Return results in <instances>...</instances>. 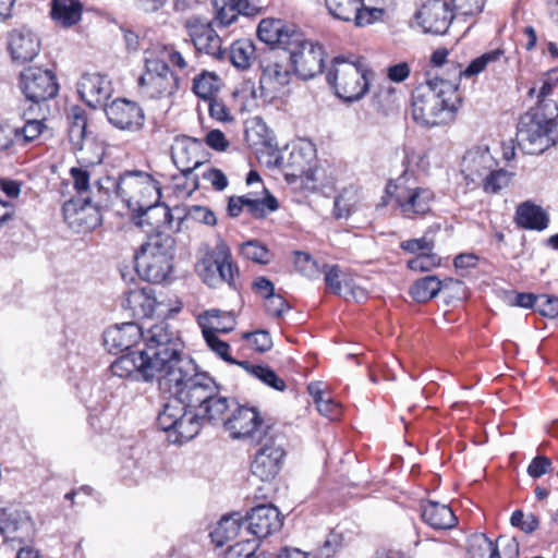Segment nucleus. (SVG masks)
Wrapping results in <instances>:
<instances>
[{"label": "nucleus", "mask_w": 558, "mask_h": 558, "mask_svg": "<svg viewBox=\"0 0 558 558\" xmlns=\"http://www.w3.org/2000/svg\"><path fill=\"white\" fill-rule=\"evenodd\" d=\"M159 389L170 397L158 413L157 425L163 432H173L177 442L193 439L205 423L217 425L231 408L219 385L199 372L194 360L183 361L182 368L161 377Z\"/></svg>", "instance_id": "obj_1"}, {"label": "nucleus", "mask_w": 558, "mask_h": 558, "mask_svg": "<svg viewBox=\"0 0 558 558\" xmlns=\"http://www.w3.org/2000/svg\"><path fill=\"white\" fill-rule=\"evenodd\" d=\"M98 193L104 191L109 198L113 189L130 209L137 210L140 216H162V225L171 227L172 214L169 207L159 205L161 198V185L149 173L141 170H126L116 180L106 177L97 181Z\"/></svg>", "instance_id": "obj_2"}, {"label": "nucleus", "mask_w": 558, "mask_h": 558, "mask_svg": "<svg viewBox=\"0 0 558 558\" xmlns=\"http://www.w3.org/2000/svg\"><path fill=\"white\" fill-rule=\"evenodd\" d=\"M461 102L454 81L436 75L414 89L412 117L423 126L447 124L453 120Z\"/></svg>", "instance_id": "obj_3"}, {"label": "nucleus", "mask_w": 558, "mask_h": 558, "mask_svg": "<svg viewBox=\"0 0 558 558\" xmlns=\"http://www.w3.org/2000/svg\"><path fill=\"white\" fill-rule=\"evenodd\" d=\"M145 343L141 352L145 363L143 369L147 375L153 372L157 380L170 372L182 368L183 361H192L183 354L184 343L179 332L168 323L151 326L144 335Z\"/></svg>", "instance_id": "obj_4"}, {"label": "nucleus", "mask_w": 558, "mask_h": 558, "mask_svg": "<svg viewBox=\"0 0 558 558\" xmlns=\"http://www.w3.org/2000/svg\"><path fill=\"white\" fill-rule=\"evenodd\" d=\"M174 239L169 234H155L133 255L137 275L145 281L161 283L172 271Z\"/></svg>", "instance_id": "obj_5"}, {"label": "nucleus", "mask_w": 558, "mask_h": 558, "mask_svg": "<svg viewBox=\"0 0 558 558\" xmlns=\"http://www.w3.org/2000/svg\"><path fill=\"white\" fill-rule=\"evenodd\" d=\"M373 74V71L361 58L349 60L339 56L333 58L326 78L339 98L347 102H353L366 95Z\"/></svg>", "instance_id": "obj_6"}, {"label": "nucleus", "mask_w": 558, "mask_h": 558, "mask_svg": "<svg viewBox=\"0 0 558 558\" xmlns=\"http://www.w3.org/2000/svg\"><path fill=\"white\" fill-rule=\"evenodd\" d=\"M517 142L527 155H541L558 142V123L544 114L541 106L521 116Z\"/></svg>", "instance_id": "obj_7"}, {"label": "nucleus", "mask_w": 558, "mask_h": 558, "mask_svg": "<svg viewBox=\"0 0 558 558\" xmlns=\"http://www.w3.org/2000/svg\"><path fill=\"white\" fill-rule=\"evenodd\" d=\"M282 54L301 80L306 81L323 73L326 54L324 47L317 41L306 39L300 32L294 35Z\"/></svg>", "instance_id": "obj_8"}, {"label": "nucleus", "mask_w": 558, "mask_h": 558, "mask_svg": "<svg viewBox=\"0 0 558 558\" xmlns=\"http://www.w3.org/2000/svg\"><path fill=\"white\" fill-rule=\"evenodd\" d=\"M386 193L393 202L400 216L407 219H417L432 210L435 194L432 190L422 186H408L403 178L396 182L390 181L386 186Z\"/></svg>", "instance_id": "obj_9"}, {"label": "nucleus", "mask_w": 558, "mask_h": 558, "mask_svg": "<svg viewBox=\"0 0 558 558\" xmlns=\"http://www.w3.org/2000/svg\"><path fill=\"white\" fill-rule=\"evenodd\" d=\"M137 84L141 94L150 99L169 97L179 88V80L168 63L154 53L145 58V71Z\"/></svg>", "instance_id": "obj_10"}, {"label": "nucleus", "mask_w": 558, "mask_h": 558, "mask_svg": "<svg viewBox=\"0 0 558 558\" xmlns=\"http://www.w3.org/2000/svg\"><path fill=\"white\" fill-rule=\"evenodd\" d=\"M282 437L275 429H267L254 442L258 446L251 464L252 474L262 482L274 480L280 472L286 457Z\"/></svg>", "instance_id": "obj_11"}, {"label": "nucleus", "mask_w": 558, "mask_h": 558, "mask_svg": "<svg viewBox=\"0 0 558 558\" xmlns=\"http://www.w3.org/2000/svg\"><path fill=\"white\" fill-rule=\"evenodd\" d=\"M230 404V410L222 414V420L217 421V425L221 424L230 433L231 438L247 439L253 442L259 436H264L267 429H274L264 425L263 417L256 408L236 404L231 399Z\"/></svg>", "instance_id": "obj_12"}, {"label": "nucleus", "mask_w": 558, "mask_h": 558, "mask_svg": "<svg viewBox=\"0 0 558 558\" xmlns=\"http://www.w3.org/2000/svg\"><path fill=\"white\" fill-rule=\"evenodd\" d=\"M97 196L72 198L62 206V215L76 232L90 231L101 225L100 207L108 201L104 191Z\"/></svg>", "instance_id": "obj_13"}, {"label": "nucleus", "mask_w": 558, "mask_h": 558, "mask_svg": "<svg viewBox=\"0 0 558 558\" xmlns=\"http://www.w3.org/2000/svg\"><path fill=\"white\" fill-rule=\"evenodd\" d=\"M183 26L198 53L219 61L226 60L227 49L222 48V40L214 29L211 21L201 15H191Z\"/></svg>", "instance_id": "obj_14"}, {"label": "nucleus", "mask_w": 558, "mask_h": 558, "mask_svg": "<svg viewBox=\"0 0 558 558\" xmlns=\"http://www.w3.org/2000/svg\"><path fill=\"white\" fill-rule=\"evenodd\" d=\"M20 87L25 98L34 104H40L57 96L59 85L50 70L29 66L21 72Z\"/></svg>", "instance_id": "obj_15"}, {"label": "nucleus", "mask_w": 558, "mask_h": 558, "mask_svg": "<svg viewBox=\"0 0 558 558\" xmlns=\"http://www.w3.org/2000/svg\"><path fill=\"white\" fill-rule=\"evenodd\" d=\"M219 315L220 311L216 308L205 311L198 316L197 323L202 329L203 337L209 349L223 361L228 363H234L235 360L229 353V343L219 339L217 333L231 332L235 327V318L232 314H227L226 318L228 319V326H220V323L215 325L213 318H218Z\"/></svg>", "instance_id": "obj_16"}, {"label": "nucleus", "mask_w": 558, "mask_h": 558, "mask_svg": "<svg viewBox=\"0 0 558 558\" xmlns=\"http://www.w3.org/2000/svg\"><path fill=\"white\" fill-rule=\"evenodd\" d=\"M105 113L109 123L121 131L138 132L145 123L143 108L126 98H118L106 105Z\"/></svg>", "instance_id": "obj_17"}, {"label": "nucleus", "mask_w": 558, "mask_h": 558, "mask_svg": "<svg viewBox=\"0 0 558 558\" xmlns=\"http://www.w3.org/2000/svg\"><path fill=\"white\" fill-rule=\"evenodd\" d=\"M453 11L448 2L432 0L423 4L415 13V19L424 33L444 35L454 19Z\"/></svg>", "instance_id": "obj_18"}, {"label": "nucleus", "mask_w": 558, "mask_h": 558, "mask_svg": "<svg viewBox=\"0 0 558 558\" xmlns=\"http://www.w3.org/2000/svg\"><path fill=\"white\" fill-rule=\"evenodd\" d=\"M77 92L85 104L97 109L106 107L113 92L111 81L101 73H85L77 84Z\"/></svg>", "instance_id": "obj_19"}, {"label": "nucleus", "mask_w": 558, "mask_h": 558, "mask_svg": "<svg viewBox=\"0 0 558 558\" xmlns=\"http://www.w3.org/2000/svg\"><path fill=\"white\" fill-rule=\"evenodd\" d=\"M245 529L258 538L267 537L282 526L279 510L272 505H259L251 509L244 519Z\"/></svg>", "instance_id": "obj_20"}, {"label": "nucleus", "mask_w": 558, "mask_h": 558, "mask_svg": "<svg viewBox=\"0 0 558 558\" xmlns=\"http://www.w3.org/2000/svg\"><path fill=\"white\" fill-rule=\"evenodd\" d=\"M281 51L270 49L267 62H260L262 75L259 78L260 88L269 90H278L280 87L287 86L291 82L292 68L289 63H284L281 58Z\"/></svg>", "instance_id": "obj_21"}, {"label": "nucleus", "mask_w": 558, "mask_h": 558, "mask_svg": "<svg viewBox=\"0 0 558 558\" xmlns=\"http://www.w3.org/2000/svg\"><path fill=\"white\" fill-rule=\"evenodd\" d=\"M144 338L142 327L136 323H124L104 331V345L110 353L128 352Z\"/></svg>", "instance_id": "obj_22"}, {"label": "nucleus", "mask_w": 558, "mask_h": 558, "mask_svg": "<svg viewBox=\"0 0 558 558\" xmlns=\"http://www.w3.org/2000/svg\"><path fill=\"white\" fill-rule=\"evenodd\" d=\"M8 49L14 62L26 63L39 53L40 41L27 27L14 28L8 34Z\"/></svg>", "instance_id": "obj_23"}, {"label": "nucleus", "mask_w": 558, "mask_h": 558, "mask_svg": "<svg viewBox=\"0 0 558 558\" xmlns=\"http://www.w3.org/2000/svg\"><path fill=\"white\" fill-rule=\"evenodd\" d=\"M328 12L340 21H354L356 26H364L373 22L376 10L364 7L362 0H325Z\"/></svg>", "instance_id": "obj_24"}, {"label": "nucleus", "mask_w": 558, "mask_h": 558, "mask_svg": "<svg viewBox=\"0 0 558 558\" xmlns=\"http://www.w3.org/2000/svg\"><path fill=\"white\" fill-rule=\"evenodd\" d=\"M296 34L298 31L294 27L286 25L281 20L264 19L257 27L259 40L281 52Z\"/></svg>", "instance_id": "obj_25"}, {"label": "nucleus", "mask_w": 558, "mask_h": 558, "mask_svg": "<svg viewBox=\"0 0 558 558\" xmlns=\"http://www.w3.org/2000/svg\"><path fill=\"white\" fill-rule=\"evenodd\" d=\"M502 59H505V51L498 48L487 51L473 59L464 69H462L460 63H450L452 75L449 81H454L456 88L459 90L460 81L462 78H474L478 74L483 73L486 69L493 68Z\"/></svg>", "instance_id": "obj_26"}, {"label": "nucleus", "mask_w": 558, "mask_h": 558, "mask_svg": "<svg viewBox=\"0 0 558 558\" xmlns=\"http://www.w3.org/2000/svg\"><path fill=\"white\" fill-rule=\"evenodd\" d=\"M145 363L141 350L128 351L117 357L110 365V371L114 376L121 378L133 377L136 380L151 381L156 377L153 372L148 375L142 371Z\"/></svg>", "instance_id": "obj_27"}, {"label": "nucleus", "mask_w": 558, "mask_h": 558, "mask_svg": "<svg viewBox=\"0 0 558 558\" xmlns=\"http://www.w3.org/2000/svg\"><path fill=\"white\" fill-rule=\"evenodd\" d=\"M29 526L26 512L12 507L0 509V533L5 539H22Z\"/></svg>", "instance_id": "obj_28"}, {"label": "nucleus", "mask_w": 558, "mask_h": 558, "mask_svg": "<svg viewBox=\"0 0 558 558\" xmlns=\"http://www.w3.org/2000/svg\"><path fill=\"white\" fill-rule=\"evenodd\" d=\"M421 518L434 530H450L458 522L457 517L448 505L433 500L422 505Z\"/></svg>", "instance_id": "obj_29"}, {"label": "nucleus", "mask_w": 558, "mask_h": 558, "mask_svg": "<svg viewBox=\"0 0 558 558\" xmlns=\"http://www.w3.org/2000/svg\"><path fill=\"white\" fill-rule=\"evenodd\" d=\"M156 305L154 290L149 287L130 289L124 292L122 306L132 311L134 316L150 317L156 310Z\"/></svg>", "instance_id": "obj_30"}, {"label": "nucleus", "mask_w": 558, "mask_h": 558, "mask_svg": "<svg viewBox=\"0 0 558 558\" xmlns=\"http://www.w3.org/2000/svg\"><path fill=\"white\" fill-rule=\"evenodd\" d=\"M213 259H215L214 267L217 275H219V284L222 282L228 283L232 289H238L236 278L239 277V269L232 263L231 251L225 242H219L211 251Z\"/></svg>", "instance_id": "obj_31"}, {"label": "nucleus", "mask_w": 558, "mask_h": 558, "mask_svg": "<svg viewBox=\"0 0 558 558\" xmlns=\"http://www.w3.org/2000/svg\"><path fill=\"white\" fill-rule=\"evenodd\" d=\"M514 221L520 228L542 231L548 227L549 217L541 206L526 201L517 207Z\"/></svg>", "instance_id": "obj_32"}, {"label": "nucleus", "mask_w": 558, "mask_h": 558, "mask_svg": "<svg viewBox=\"0 0 558 558\" xmlns=\"http://www.w3.org/2000/svg\"><path fill=\"white\" fill-rule=\"evenodd\" d=\"M82 12L80 0H51V19L62 27L76 25L82 19Z\"/></svg>", "instance_id": "obj_33"}, {"label": "nucleus", "mask_w": 558, "mask_h": 558, "mask_svg": "<svg viewBox=\"0 0 558 558\" xmlns=\"http://www.w3.org/2000/svg\"><path fill=\"white\" fill-rule=\"evenodd\" d=\"M243 524V518L239 512L223 515L209 534L211 542L218 547L223 546L239 535Z\"/></svg>", "instance_id": "obj_34"}, {"label": "nucleus", "mask_w": 558, "mask_h": 558, "mask_svg": "<svg viewBox=\"0 0 558 558\" xmlns=\"http://www.w3.org/2000/svg\"><path fill=\"white\" fill-rule=\"evenodd\" d=\"M256 48L253 40L243 38L235 40L227 50L228 59L236 69L246 70L256 58Z\"/></svg>", "instance_id": "obj_35"}, {"label": "nucleus", "mask_w": 558, "mask_h": 558, "mask_svg": "<svg viewBox=\"0 0 558 558\" xmlns=\"http://www.w3.org/2000/svg\"><path fill=\"white\" fill-rule=\"evenodd\" d=\"M451 282L453 279L441 281L436 276H426L412 284L410 294L416 302L424 303L435 298L444 287Z\"/></svg>", "instance_id": "obj_36"}, {"label": "nucleus", "mask_w": 558, "mask_h": 558, "mask_svg": "<svg viewBox=\"0 0 558 558\" xmlns=\"http://www.w3.org/2000/svg\"><path fill=\"white\" fill-rule=\"evenodd\" d=\"M497 544L490 541L485 534L476 533L471 535L466 542V558H498Z\"/></svg>", "instance_id": "obj_37"}, {"label": "nucleus", "mask_w": 558, "mask_h": 558, "mask_svg": "<svg viewBox=\"0 0 558 558\" xmlns=\"http://www.w3.org/2000/svg\"><path fill=\"white\" fill-rule=\"evenodd\" d=\"M69 138L74 148L82 149L83 140L86 136L87 114L81 107H72L69 116Z\"/></svg>", "instance_id": "obj_38"}, {"label": "nucleus", "mask_w": 558, "mask_h": 558, "mask_svg": "<svg viewBox=\"0 0 558 558\" xmlns=\"http://www.w3.org/2000/svg\"><path fill=\"white\" fill-rule=\"evenodd\" d=\"M314 149L310 144L294 146L287 159V167L291 169L294 177L303 175L311 166Z\"/></svg>", "instance_id": "obj_39"}, {"label": "nucleus", "mask_w": 558, "mask_h": 558, "mask_svg": "<svg viewBox=\"0 0 558 558\" xmlns=\"http://www.w3.org/2000/svg\"><path fill=\"white\" fill-rule=\"evenodd\" d=\"M220 87V77L211 72L204 71L193 80V92L204 100L214 98Z\"/></svg>", "instance_id": "obj_40"}, {"label": "nucleus", "mask_w": 558, "mask_h": 558, "mask_svg": "<svg viewBox=\"0 0 558 558\" xmlns=\"http://www.w3.org/2000/svg\"><path fill=\"white\" fill-rule=\"evenodd\" d=\"M264 198H252L248 195L245 196V207L247 211L257 219L264 218L267 211H276L279 207L277 198L264 187Z\"/></svg>", "instance_id": "obj_41"}, {"label": "nucleus", "mask_w": 558, "mask_h": 558, "mask_svg": "<svg viewBox=\"0 0 558 558\" xmlns=\"http://www.w3.org/2000/svg\"><path fill=\"white\" fill-rule=\"evenodd\" d=\"M241 5L236 3V0H213L215 20L222 26L232 24L241 14L238 9Z\"/></svg>", "instance_id": "obj_42"}, {"label": "nucleus", "mask_w": 558, "mask_h": 558, "mask_svg": "<svg viewBox=\"0 0 558 558\" xmlns=\"http://www.w3.org/2000/svg\"><path fill=\"white\" fill-rule=\"evenodd\" d=\"M70 175L73 180V187L76 191L78 197H86V196H99L98 191L92 192L90 191V173L85 167H72L70 169ZM96 189L98 190V186L96 185Z\"/></svg>", "instance_id": "obj_43"}, {"label": "nucleus", "mask_w": 558, "mask_h": 558, "mask_svg": "<svg viewBox=\"0 0 558 558\" xmlns=\"http://www.w3.org/2000/svg\"><path fill=\"white\" fill-rule=\"evenodd\" d=\"M512 175L511 172L504 169L490 171L484 180L483 189L487 193L496 194L509 185Z\"/></svg>", "instance_id": "obj_44"}, {"label": "nucleus", "mask_w": 558, "mask_h": 558, "mask_svg": "<svg viewBox=\"0 0 558 558\" xmlns=\"http://www.w3.org/2000/svg\"><path fill=\"white\" fill-rule=\"evenodd\" d=\"M44 128V122L37 119L27 120L21 128L16 126L17 145L24 146L35 141L43 133Z\"/></svg>", "instance_id": "obj_45"}, {"label": "nucleus", "mask_w": 558, "mask_h": 558, "mask_svg": "<svg viewBox=\"0 0 558 558\" xmlns=\"http://www.w3.org/2000/svg\"><path fill=\"white\" fill-rule=\"evenodd\" d=\"M241 254L255 263L267 264L269 262V251L260 242L253 240L241 245Z\"/></svg>", "instance_id": "obj_46"}, {"label": "nucleus", "mask_w": 558, "mask_h": 558, "mask_svg": "<svg viewBox=\"0 0 558 558\" xmlns=\"http://www.w3.org/2000/svg\"><path fill=\"white\" fill-rule=\"evenodd\" d=\"M439 264V256L430 251L420 253L415 257L408 260V268L414 271H429Z\"/></svg>", "instance_id": "obj_47"}, {"label": "nucleus", "mask_w": 558, "mask_h": 558, "mask_svg": "<svg viewBox=\"0 0 558 558\" xmlns=\"http://www.w3.org/2000/svg\"><path fill=\"white\" fill-rule=\"evenodd\" d=\"M214 263L215 259H213L211 252H209L197 265V271L207 286L216 288L219 286V275L215 271Z\"/></svg>", "instance_id": "obj_48"}, {"label": "nucleus", "mask_w": 558, "mask_h": 558, "mask_svg": "<svg viewBox=\"0 0 558 558\" xmlns=\"http://www.w3.org/2000/svg\"><path fill=\"white\" fill-rule=\"evenodd\" d=\"M294 265L299 272L307 278L318 276L319 271L316 262L312 256L304 252H295Z\"/></svg>", "instance_id": "obj_49"}, {"label": "nucleus", "mask_w": 558, "mask_h": 558, "mask_svg": "<svg viewBox=\"0 0 558 558\" xmlns=\"http://www.w3.org/2000/svg\"><path fill=\"white\" fill-rule=\"evenodd\" d=\"M255 377L278 391H283L287 387L284 380L268 366L256 367Z\"/></svg>", "instance_id": "obj_50"}, {"label": "nucleus", "mask_w": 558, "mask_h": 558, "mask_svg": "<svg viewBox=\"0 0 558 558\" xmlns=\"http://www.w3.org/2000/svg\"><path fill=\"white\" fill-rule=\"evenodd\" d=\"M535 311L542 316L555 318L558 316V298L555 295L541 294L537 296Z\"/></svg>", "instance_id": "obj_51"}, {"label": "nucleus", "mask_w": 558, "mask_h": 558, "mask_svg": "<svg viewBox=\"0 0 558 558\" xmlns=\"http://www.w3.org/2000/svg\"><path fill=\"white\" fill-rule=\"evenodd\" d=\"M396 100V88L390 85L379 86L374 94V104L378 110L388 111Z\"/></svg>", "instance_id": "obj_52"}, {"label": "nucleus", "mask_w": 558, "mask_h": 558, "mask_svg": "<svg viewBox=\"0 0 558 558\" xmlns=\"http://www.w3.org/2000/svg\"><path fill=\"white\" fill-rule=\"evenodd\" d=\"M486 0H450L451 7L462 15H474L483 11Z\"/></svg>", "instance_id": "obj_53"}, {"label": "nucleus", "mask_w": 558, "mask_h": 558, "mask_svg": "<svg viewBox=\"0 0 558 558\" xmlns=\"http://www.w3.org/2000/svg\"><path fill=\"white\" fill-rule=\"evenodd\" d=\"M158 58H161L166 63L171 62L173 65L183 70L186 68V61L182 53L178 51L173 46H163L159 50L153 52Z\"/></svg>", "instance_id": "obj_54"}, {"label": "nucleus", "mask_w": 558, "mask_h": 558, "mask_svg": "<svg viewBox=\"0 0 558 558\" xmlns=\"http://www.w3.org/2000/svg\"><path fill=\"white\" fill-rule=\"evenodd\" d=\"M173 161L180 169L181 173L189 179L193 171L203 165L201 160H194L192 163L187 158V149H182L180 153L173 155Z\"/></svg>", "instance_id": "obj_55"}, {"label": "nucleus", "mask_w": 558, "mask_h": 558, "mask_svg": "<svg viewBox=\"0 0 558 558\" xmlns=\"http://www.w3.org/2000/svg\"><path fill=\"white\" fill-rule=\"evenodd\" d=\"M400 247L411 254H420L424 252H430L434 247L433 241H429L425 236L420 239H411L402 241Z\"/></svg>", "instance_id": "obj_56"}, {"label": "nucleus", "mask_w": 558, "mask_h": 558, "mask_svg": "<svg viewBox=\"0 0 558 558\" xmlns=\"http://www.w3.org/2000/svg\"><path fill=\"white\" fill-rule=\"evenodd\" d=\"M207 101H208L209 116L213 119L220 121V122H227V121L232 120L229 109L227 108L223 100L214 97Z\"/></svg>", "instance_id": "obj_57"}, {"label": "nucleus", "mask_w": 558, "mask_h": 558, "mask_svg": "<svg viewBox=\"0 0 558 558\" xmlns=\"http://www.w3.org/2000/svg\"><path fill=\"white\" fill-rule=\"evenodd\" d=\"M245 339H253V344L255 349L259 352H266L271 349L272 340L268 331L266 330H256L253 332H245L243 335Z\"/></svg>", "instance_id": "obj_58"}, {"label": "nucleus", "mask_w": 558, "mask_h": 558, "mask_svg": "<svg viewBox=\"0 0 558 558\" xmlns=\"http://www.w3.org/2000/svg\"><path fill=\"white\" fill-rule=\"evenodd\" d=\"M558 84V68L551 69L545 75L542 81L537 99L538 106L545 100V98L553 93L554 87Z\"/></svg>", "instance_id": "obj_59"}, {"label": "nucleus", "mask_w": 558, "mask_h": 558, "mask_svg": "<svg viewBox=\"0 0 558 558\" xmlns=\"http://www.w3.org/2000/svg\"><path fill=\"white\" fill-rule=\"evenodd\" d=\"M16 132V126L0 123V151L9 150L17 144Z\"/></svg>", "instance_id": "obj_60"}, {"label": "nucleus", "mask_w": 558, "mask_h": 558, "mask_svg": "<svg viewBox=\"0 0 558 558\" xmlns=\"http://www.w3.org/2000/svg\"><path fill=\"white\" fill-rule=\"evenodd\" d=\"M551 468V461L545 456L535 457L527 466V474L533 478H538L548 473Z\"/></svg>", "instance_id": "obj_61"}, {"label": "nucleus", "mask_w": 558, "mask_h": 558, "mask_svg": "<svg viewBox=\"0 0 558 558\" xmlns=\"http://www.w3.org/2000/svg\"><path fill=\"white\" fill-rule=\"evenodd\" d=\"M186 218L203 222L207 226H214L217 222L215 214L208 208L202 206H193L189 210Z\"/></svg>", "instance_id": "obj_62"}, {"label": "nucleus", "mask_w": 558, "mask_h": 558, "mask_svg": "<svg viewBox=\"0 0 558 558\" xmlns=\"http://www.w3.org/2000/svg\"><path fill=\"white\" fill-rule=\"evenodd\" d=\"M205 143L208 147L217 151H225L230 145L225 134L218 129L211 130L206 134Z\"/></svg>", "instance_id": "obj_63"}, {"label": "nucleus", "mask_w": 558, "mask_h": 558, "mask_svg": "<svg viewBox=\"0 0 558 558\" xmlns=\"http://www.w3.org/2000/svg\"><path fill=\"white\" fill-rule=\"evenodd\" d=\"M257 554H255V546L250 542L246 543H236L231 545L226 554V558H254Z\"/></svg>", "instance_id": "obj_64"}]
</instances>
